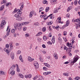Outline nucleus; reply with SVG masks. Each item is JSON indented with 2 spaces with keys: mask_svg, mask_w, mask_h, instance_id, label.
Listing matches in <instances>:
<instances>
[{
  "mask_svg": "<svg viewBox=\"0 0 80 80\" xmlns=\"http://www.w3.org/2000/svg\"><path fill=\"white\" fill-rule=\"evenodd\" d=\"M16 67L15 65H12L9 69V72L10 73L11 75H15V71L13 70Z\"/></svg>",
  "mask_w": 80,
  "mask_h": 80,
  "instance_id": "nucleus-1",
  "label": "nucleus"
},
{
  "mask_svg": "<svg viewBox=\"0 0 80 80\" xmlns=\"http://www.w3.org/2000/svg\"><path fill=\"white\" fill-rule=\"evenodd\" d=\"M22 13V12H20V13H17L14 15V17L17 18V20H18V21L22 20V18L20 17Z\"/></svg>",
  "mask_w": 80,
  "mask_h": 80,
  "instance_id": "nucleus-2",
  "label": "nucleus"
},
{
  "mask_svg": "<svg viewBox=\"0 0 80 80\" xmlns=\"http://www.w3.org/2000/svg\"><path fill=\"white\" fill-rule=\"evenodd\" d=\"M14 27L15 28V30H17V28L19 31H20L22 30V24H21L20 23H18L17 24H16L14 25Z\"/></svg>",
  "mask_w": 80,
  "mask_h": 80,
  "instance_id": "nucleus-3",
  "label": "nucleus"
},
{
  "mask_svg": "<svg viewBox=\"0 0 80 80\" xmlns=\"http://www.w3.org/2000/svg\"><path fill=\"white\" fill-rule=\"evenodd\" d=\"M23 5H22L20 7V10L19 9H15L13 12V13H16V12H17V13H20V12H22L21 11H22V9L23 8Z\"/></svg>",
  "mask_w": 80,
  "mask_h": 80,
  "instance_id": "nucleus-4",
  "label": "nucleus"
},
{
  "mask_svg": "<svg viewBox=\"0 0 80 80\" xmlns=\"http://www.w3.org/2000/svg\"><path fill=\"white\" fill-rule=\"evenodd\" d=\"M79 58V57L78 56V55L75 56L74 58L73 61L72 62V64L73 65L78 60Z\"/></svg>",
  "mask_w": 80,
  "mask_h": 80,
  "instance_id": "nucleus-5",
  "label": "nucleus"
},
{
  "mask_svg": "<svg viewBox=\"0 0 80 80\" xmlns=\"http://www.w3.org/2000/svg\"><path fill=\"white\" fill-rule=\"evenodd\" d=\"M6 22L4 20H3L2 21V22L1 24V28L2 29H3V28H4V27H5V25H6Z\"/></svg>",
  "mask_w": 80,
  "mask_h": 80,
  "instance_id": "nucleus-6",
  "label": "nucleus"
},
{
  "mask_svg": "<svg viewBox=\"0 0 80 80\" xmlns=\"http://www.w3.org/2000/svg\"><path fill=\"white\" fill-rule=\"evenodd\" d=\"M28 61L29 62H32V61H33L35 60V59L33 58H32L30 57V56H28Z\"/></svg>",
  "mask_w": 80,
  "mask_h": 80,
  "instance_id": "nucleus-7",
  "label": "nucleus"
},
{
  "mask_svg": "<svg viewBox=\"0 0 80 80\" xmlns=\"http://www.w3.org/2000/svg\"><path fill=\"white\" fill-rule=\"evenodd\" d=\"M34 65L36 68H38V62H35L34 63Z\"/></svg>",
  "mask_w": 80,
  "mask_h": 80,
  "instance_id": "nucleus-8",
  "label": "nucleus"
},
{
  "mask_svg": "<svg viewBox=\"0 0 80 80\" xmlns=\"http://www.w3.org/2000/svg\"><path fill=\"white\" fill-rule=\"evenodd\" d=\"M25 78H31L32 77V75L31 74H28V75H26L25 76Z\"/></svg>",
  "mask_w": 80,
  "mask_h": 80,
  "instance_id": "nucleus-9",
  "label": "nucleus"
},
{
  "mask_svg": "<svg viewBox=\"0 0 80 80\" xmlns=\"http://www.w3.org/2000/svg\"><path fill=\"white\" fill-rule=\"evenodd\" d=\"M11 56L12 60H13L14 59V55L13 52H11Z\"/></svg>",
  "mask_w": 80,
  "mask_h": 80,
  "instance_id": "nucleus-10",
  "label": "nucleus"
},
{
  "mask_svg": "<svg viewBox=\"0 0 80 80\" xmlns=\"http://www.w3.org/2000/svg\"><path fill=\"white\" fill-rule=\"evenodd\" d=\"M52 43L54 44L55 42V37L54 36H53L52 39Z\"/></svg>",
  "mask_w": 80,
  "mask_h": 80,
  "instance_id": "nucleus-11",
  "label": "nucleus"
},
{
  "mask_svg": "<svg viewBox=\"0 0 80 80\" xmlns=\"http://www.w3.org/2000/svg\"><path fill=\"white\" fill-rule=\"evenodd\" d=\"M53 55L55 59L57 60L58 59V57H57V53H55L53 54Z\"/></svg>",
  "mask_w": 80,
  "mask_h": 80,
  "instance_id": "nucleus-12",
  "label": "nucleus"
},
{
  "mask_svg": "<svg viewBox=\"0 0 80 80\" xmlns=\"http://www.w3.org/2000/svg\"><path fill=\"white\" fill-rule=\"evenodd\" d=\"M44 65L46 66V67H48V68H50V65L48 64L47 63H44Z\"/></svg>",
  "mask_w": 80,
  "mask_h": 80,
  "instance_id": "nucleus-13",
  "label": "nucleus"
},
{
  "mask_svg": "<svg viewBox=\"0 0 80 80\" xmlns=\"http://www.w3.org/2000/svg\"><path fill=\"white\" fill-rule=\"evenodd\" d=\"M4 51H5L6 52L8 53V55H9V53H10V51L8 50V49H4Z\"/></svg>",
  "mask_w": 80,
  "mask_h": 80,
  "instance_id": "nucleus-14",
  "label": "nucleus"
},
{
  "mask_svg": "<svg viewBox=\"0 0 80 80\" xmlns=\"http://www.w3.org/2000/svg\"><path fill=\"white\" fill-rule=\"evenodd\" d=\"M17 71L18 72H20V69L18 68V64H16Z\"/></svg>",
  "mask_w": 80,
  "mask_h": 80,
  "instance_id": "nucleus-15",
  "label": "nucleus"
},
{
  "mask_svg": "<svg viewBox=\"0 0 80 80\" xmlns=\"http://www.w3.org/2000/svg\"><path fill=\"white\" fill-rule=\"evenodd\" d=\"M5 72L2 71H0V74H1V75H5Z\"/></svg>",
  "mask_w": 80,
  "mask_h": 80,
  "instance_id": "nucleus-16",
  "label": "nucleus"
},
{
  "mask_svg": "<svg viewBox=\"0 0 80 80\" xmlns=\"http://www.w3.org/2000/svg\"><path fill=\"white\" fill-rule=\"evenodd\" d=\"M27 22H22V23H20L22 25H27Z\"/></svg>",
  "mask_w": 80,
  "mask_h": 80,
  "instance_id": "nucleus-17",
  "label": "nucleus"
},
{
  "mask_svg": "<svg viewBox=\"0 0 80 80\" xmlns=\"http://www.w3.org/2000/svg\"><path fill=\"white\" fill-rule=\"evenodd\" d=\"M20 60L22 62H23V59H22V55H20L19 57Z\"/></svg>",
  "mask_w": 80,
  "mask_h": 80,
  "instance_id": "nucleus-18",
  "label": "nucleus"
},
{
  "mask_svg": "<svg viewBox=\"0 0 80 80\" xmlns=\"http://www.w3.org/2000/svg\"><path fill=\"white\" fill-rule=\"evenodd\" d=\"M52 15H53V14H51L46 18H44V17L43 18H44V20H47V19L48 18V17H50V16H52Z\"/></svg>",
  "mask_w": 80,
  "mask_h": 80,
  "instance_id": "nucleus-19",
  "label": "nucleus"
},
{
  "mask_svg": "<svg viewBox=\"0 0 80 80\" xmlns=\"http://www.w3.org/2000/svg\"><path fill=\"white\" fill-rule=\"evenodd\" d=\"M43 69L45 71H47V72H48V68L46 67H43Z\"/></svg>",
  "mask_w": 80,
  "mask_h": 80,
  "instance_id": "nucleus-20",
  "label": "nucleus"
},
{
  "mask_svg": "<svg viewBox=\"0 0 80 80\" xmlns=\"http://www.w3.org/2000/svg\"><path fill=\"white\" fill-rule=\"evenodd\" d=\"M42 32H39L38 33L37 35H36V36L37 37H38V36H40V35H42Z\"/></svg>",
  "mask_w": 80,
  "mask_h": 80,
  "instance_id": "nucleus-21",
  "label": "nucleus"
},
{
  "mask_svg": "<svg viewBox=\"0 0 80 80\" xmlns=\"http://www.w3.org/2000/svg\"><path fill=\"white\" fill-rule=\"evenodd\" d=\"M4 5H2L1 7V8H0V11H2L3 10V9L4 8Z\"/></svg>",
  "mask_w": 80,
  "mask_h": 80,
  "instance_id": "nucleus-22",
  "label": "nucleus"
},
{
  "mask_svg": "<svg viewBox=\"0 0 80 80\" xmlns=\"http://www.w3.org/2000/svg\"><path fill=\"white\" fill-rule=\"evenodd\" d=\"M69 21H67L66 23V26H67H67H68V25H69Z\"/></svg>",
  "mask_w": 80,
  "mask_h": 80,
  "instance_id": "nucleus-23",
  "label": "nucleus"
},
{
  "mask_svg": "<svg viewBox=\"0 0 80 80\" xmlns=\"http://www.w3.org/2000/svg\"><path fill=\"white\" fill-rule=\"evenodd\" d=\"M50 8L49 7H47L46 8V12H47L49 10Z\"/></svg>",
  "mask_w": 80,
  "mask_h": 80,
  "instance_id": "nucleus-24",
  "label": "nucleus"
},
{
  "mask_svg": "<svg viewBox=\"0 0 80 80\" xmlns=\"http://www.w3.org/2000/svg\"><path fill=\"white\" fill-rule=\"evenodd\" d=\"M39 60H40L41 62H43V58L41 57H39Z\"/></svg>",
  "mask_w": 80,
  "mask_h": 80,
  "instance_id": "nucleus-25",
  "label": "nucleus"
},
{
  "mask_svg": "<svg viewBox=\"0 0 80 80\" xmlns=\"http://www.w3.org/2000/svg\"><path fill=\"white\" fill-rule=\"evenodd\" d=\"M43 8H40L39 9V12H41L42 11H43Z\"/></svg>",
  "mask_w": 80,
  "mask_h": 80,
  "instance_id": "nucleus-26",
  "label": "nucleus"
},
{
  "mask_svg": "<svg viewBox=\"0 0 80 80\" xmlns=\"http://www.w3.org/2000/svg\"><path fill=\"white\" fill-rule=\"evenodd\" d=\"M15 29H12L11 30V32L12 33H14L15 32Z\"/></svg>",
  "mask_w": 80,
  "mask_h": 80,
  "instance_id": "nucleus-27",
  "label": "nucleus"
},
{
  "mask_svg": "<svg viewBox=\"0 0 80 80\" xmlns=\"http://www.w3.org/2000/svg\"><path fill=\"white\" fill-rule=\"evenodd\" d=\"M7 2V0H3L2 1V2L1 3L2 4H3V3H5Z\"/></svg>",
  "mask_w": 80,
  "mask_h": 80,
  "instance_id": "nucleus-28",
  "label": "nucleus"
},
{
  "mask_svg": "<svg viewBox=\"0 0 80 80\" xmlns=\"http://www.w3.org/2000/svg\"><path fill=\"white\" fill-rule=\"evenodd\" d=\"M43 39L44 40H45L46 41V40H47V37H46V36H44L43 37Z\"/></svg>",
  "mask_w": 80,
  "mask_h": 80,
  "instance_id": "nucleus-29",
  "label": "nucleus"
},
{
  "mask_svg": "<svg viewBox=\"0 0 80 80\" xmlns=\"http://www.w3.org/2000/svg\"><path fill=\"white\" fill-rule=\"evenodd\" d=\"M25 36L26 37H30V35H29V34L27 33L25 34Z\"/></svg>",
  "mask_w": 80,
  "mask_h": 80,
  "instance_id": "nucleus-30",
  "label": "nucleus"
},
{
  "mask_svg": "<svg viewBox=\"0 0 80 80\" xmlns=\"http://www.w3.org/2000/svg\"><path fill=\"white\" fill-rule=\"evenodd\" d=\"M42 2L43 3H44V4H45V3L46 4H47L48 3L47 1L46 0L43 1Z\"/></svg>",
  "mask_w": 80,
  "mask_h": 80,
  "instance_id": "nucleus-31",
  "label": "nucleus"
},
{
  "mask_svg": "<svg viewBox=\"0 0 80 80\" xmlns=\"http://www.w3.org/2000/svg\"><path fill=\"white\" fill-rule=\"evenodd\" d=\"M19 77H20V78H23V75H22L21 74H19Z\"/></svg>",
  "mask_w": 80,
  "mask_h": 80,
  "instance_id": "nucleus-32",
  "label": "nucleus"
},
{
  "mask_svg": "<svg viewBox=\"0 0 80 80\" xmlns=\"http://www.w3.org/2000/svg\"><path fill=\"white\" fill-rule=\"evenodd\" d=\"M6 47L7 48H9L10 46H9V44H7L6 45Z\"/></svg>",
  "mask_w": 80,
  "mask_h": 80,
  "instance_id": "nucleus-33",
  "label": "nucleus"
},
{
  "mask_svg": "<svg viewBox=\"0 0 80 80\" xmlns=\"http://www.w3.org/2000/svg\"><path fill=\"white\" fill-rule=\"evenodd\" d=\"M12 5V3H11V2H8V4L7 3L6 6H7V7H8V5Z\"/></svg>",
  "mask_w": 80,
  "mask_h": 80,
  "instance_id": "nucleus-34",
  "label": "nucleus"
},
{
  "mask_svg": "<svg viewBox=\"0 0 80 80\" xmlns=\"http://www.w3.org/2000/svg\"><path fill=\"white\" fill-rule=\"evenodd\" d=\"M42 31L43 32H45L46 31V28L44 27L42 28Z\"/></svg>",
  "mask_w": 80,
  "mask_h": 80,
  "instance_id": "nucleus-35",
  "label": "nucleus"
},
{
  "mask_svg": "<svg viewBox=\"0 0 80 80\" xmlns=\"http://www.w3.org/2000/svg\"><path fill=\"white\" fill-rule=\"evenodd\" d=\"M64 49L65 50H67L68 49V48L67 47L65 46L64 47Z\"/></svg>",
  "mask_w": 80,
  "mask_h": 80,
  "instance_id": "nucleus-36",
  "label": "nucleus"
},
{
  "mask_svg": "<svg viewBox=\"0 0 80 80\" xmlns=\"http://www.w3.org/2000/svg\"><path fill=\"white\" fill-rule=\"evenodd\" d=\"M43 75H48V72L47 71L46 72H44L43 73Z\"/></svg>",
  "mask_w": 80,
  "mask_h": 80,
  "instance_id": "nucleus-37",
  "label": "nucleus"
},
{
  "mask_svg": "<svg viewBox=\"0 0 80 80\" xmlns=\"http://www.w3.org/2000/svg\"><path fill=\"white\" fill-rule=\"evenodd\" d=\"M75 78L76 80H79V79H80V78L78 77H76Z\"/></svg>",
  "mask_w": 80,
  "mask_h": 80,
  "instance_id": "nucleus-38",
  "label": "nucleus"
},
{
  "mask_svg": "<svg viewBox=\"0 0 80 80\" xmlns=\"http://www.w3.org/2000/svg\"><path fill=\"white\" fill-rule=\"evenodd\" d=\"M41 52H42V53H43L44 54H45L46 51H41Z\"/></svg>",
  "mask_w": 80,
  "mask_h": 80,
  "instance_id": "nucleus-39",
  "label": "nucleus"
},
{
  "mask_svg": "<svg viewBox=\"0 0 80 80\" xmlns=\"http://www.w3.org/2000/svg\"><path fill=\"white\" fill-rule=\"evenodd\" d=\"M79 21V19L78 18H77V19L74 20V21L76 22H78Z\"/></svg>",
  "mask_w": 80,
  "mask_h": 80,
  "instance_id": "nucleus-40",
  "label": "nucleus"
},
{
  "mask_svg": "<svg viewBox=\"0 0 80 80\" xmlns=\"http://www.w3.org/2000/svg\"><path fill=\"white\" fill-rule=\"evenodd\" d=\"M67 45L68 46V47H70L72 46V44L70 43H68Z\"/></svg>",
  "mask_w": 80,
  "mask_h": 80,
  "instance_id": "nucleus-41",
  "label": "nucleus"
},
{
  "mask_svg": "<svg viewBox=\"0 0 80 80\" xmlns=\"http://www.w3.org/2000/svg\"><path fill=\"white\" fill-rule=\"evenodd\" d=\"M58 40H59V42H61V40H62V38H61L59 37L58 38Z\"/></svg>",
  "mask_w": 80,
  "mask_h": 80,
  "instance_id": "nucleus-42",
  "label": "nucleus"
},
{
  "mask_svg": "<svg viewBox=\"0 0 80 80\" xmlns=\"http://www.w3.org/2000/svg\"><path fill=\"white\" fill-rule=\"evenodd\" d=\"M17 53L18 54H20V53H21V51H20V50H18L17 52Z\"/></svg>",
  "mask_w": 80,
  "mask_h": 80,
  "instance_id": "nucleus-43",
  "label": "nucleus"
},
{
  "mask_svg": "<svg viewBox=\"0 0 80 80\" xmlns=\"http://www.w3.org/2000/svg\"><path fill=\"white\" fill-rule=\"evenodd\" d=\"M23 29L24 31H25L27 30V28L26 27H24Z\"/></svg>",
  "mask_w": 80,
  "mask_h": 80,
  "instance_id": "nucleus-44",
  "label": "nucleus"
},
{
  "mask_svg": "<svg viewBox=\"0 0 80 80\" xmlns=\"http://www.w3.org/2000/svg\"><path fill=\"white\" fill-rule=\"evenodd\" d=\"M63 39L65 41V42H67V39H66V38H63Z\"/></svg>",
  "mask_w": 80,
  "mask_h": 80,
  "instance_id": "nucleus-45",
  "label": "nucleus"
},
{
  "mask_svg": "<svg viewBox=\"0 0 80 80\" xmlns=\"http://www.w3.org/2000/svg\"><path fill=\"white\" fill-rule=\"evenodd\" d=\"M34 25H36V26H38V23L37 22L34 24Z\"/></svg>",
  "mask_w": 80,
  "mask_h": 80,
  "instance_id": "nucleus-46",
  "label": "nucleus"
},
{
  "mask_svg": "<svg viewBox=\"0 0 80 80\" xmlns=\"http://www.w3.org/2000/svg\"><path fill=\"white\" fill-rule=\"evenodd\" d=\"M48 44L49 45H52V43L50 41H49L48 42Z\"/></svg>",
  "mask_w": 80,
  "mask_h": 80,
  "instance_id": "nucleus-47",
  "label": "nucleus"
},
{
  "mask_svg": "<svg viewBox=\"0 0 80 80\" xmlns=\"http://www.w3.org/2000/svg\"><path fill=\"white\" fill-rule=\"evenodd\" d=\"M37 78H38V76H36L35 77L33 78V79H37Z\"/></svg>",
  "mask_w": 80,
  "mask_h": 80,
  "instance_id": "nucleus-48",
  "label": "nucleus"
},
{
  "mask_svg": "<svg viewBox=\"0 0 80 80\" xmlns=\"http://www.w3.org/2000/svg\"><path fill=\"white\" fill-rule=\"evenodd\" d=\"M42 47H43V48H46V46H45V44H43L42 45Z\"/></svg>",
  "mask_w": 80,
  "mask_h": 80,
  "instance_id": "nucleus-49",
  "label": "nucleus"
},
{
  "mask_svg": "<svg viewBox=\"0 0 80 80\" xmlns=\"http://www.w3.org/2000/svg\"><path fill=\"white\" fill-rule=\"evenodd\" d=\"M64 35H67V32H65V31L63 32Z\"/></svg>",
  "mask_w": 80,
  "mask_h": 80,
  "instance_id": "nucleus-50",
  "label": "nucleus"
},
{
  "mask_svg": "<svg viewBox=\"0 0 80 80\" xmlns=\"http://www.w3.org/2000/svg\"><path fill=\"white\" fill-rule=\"evenodd\" d=\"M33 16V14L32 13H31L30 12V14H29V17H32Z\"/></svg>",
  "mask_w": 80,
  "mask_h": 80,
  "instance_id": "nucleus-51",
  "label": "nucleus"
},
{
  "mask_svg": "<svg viewBox=\"0 0 80 80\" xmlns=\"http://www.w3.org/2000/svg\"><path fill=\"white\" fill-rule=\"evenodd\" d=\"M74 3V5H77V1H75Z\"/></svg>",
  "mask_w": 80,
  "mask_h": 80,
  "instance_id": "nucleus-52",
  "label": "nucleus"
},
{
  "mask_svg": "<svg viewBox=\"0 0 80 80\" xmlns=\"http://www.w3.org/2000/svg\"><path fill=\"white\" fill-rule=\"evenodd\" d=\"M69 49L71 50V49H72V46H69Z\"/></svg>",
  "mask_w": 80,
  "mask_h": 80,
  "instance_id": "nucleus-53",
  "label": "nucleus"
},
{
  "mask_svg": "<svg viewBox=\"0 0 80 80\" xmlns=\"http://www.w3.org/2000/svg\"><path fill=\"white\" fill-rule=\"evenodd\" d=\"M48 25H52V23L50 22H48Z\"/></svg>",
  "mask_w": 80,
  "mask_h": 80,
  "instance_id": "nucleus-54",
  "label": "nucleus"
},
{
  "mask_svg": "<svg viewBox=\"0 0 80 80\" xmlns=\"http://www.w3.org/2000/svg\"><path fill=\"white\" fill-rule=\"evenodd\" d=\"M63 75H64V76H68V75L67 74V73H64L63 74Z\"/></svg>",
  "mask_w": 80,
  "mask_h": 80,
  "instance_id": "nucleus-55",
  "label": "nucleus"
},
{
  "mask_svg": "<svg viewBox=\"0 0 80 80\" xmlns=\"http://www.w3.org/2000/svg\"><path fill=\"white\" fill-rule=\"evenodd\" d=\"M78 52H79V51L77 49L75 51V53H77Z\"/></svg>",
  "mask_w": 80,
  "mask_h": 80,
  "instance_id": "nucleus-56",
  "label": "nucleus"
},
{
  "mask_svg": "<svg viewBox=\"0 0 80 80\" xmlns=\"http://www.w3.org/2000/svg\"><path fill=\"white\" fill-rule=\"evenodd\" d=\"M77 27H80V24H77Z\"/></svg>",
  "mask_w": 80,
  "mask_h": 80,
  "instance_id": "nucleus-57",
  "label": "nucleus"
},
{
  "mask_svg": "<svg viewBox=\"0 0 80 80\" xmlns=\"http://www.w3.org/2000/svg\"><path fill=\"white\" fill-rule=\"evenodd\" d=\"M70 35L71 36V37H72L73 36V34H72V33L71 32L70 33Z\"/></svg>",
  "mask_w": 80,
  "mask_h": 80,
  "instance_id": "nucleus-58",
  "label": "nucleus"
},
{
  "mask_svg": "<svg viewBox=\"0 0 80 80\" xmlns=\"http://www.w3.org/2000/svg\"><path fill=\"white\" fill-rule=\"evenodd\" d=\"M67 18H69L70 17V15L67 14Z\"/></svg>",
  "mask_w": 80,
  "mask_h": 80,
  "instance_id": "nucleus-59",
  "label": "nucleus"
},
{
  "mask_svg": "<svg viewBox=\"0 0 80 80\" xmlns=\"http://www.w3.org/2000/svg\"><path fill=\"white\" fill-rule=\"evenodd\" d=\"M56 28H60V26H57L56 27H55Z\"/></svg>",
  "mask_w": 80,
  "mask_h": 80,
  "instance_id": "nucleus-60",
  "label": "nucleus"
},
{
  "mask_svg": "<svg viewBox=\"0 0 80 80\" xmlns=\"http://www.w3.org/2000/svg\"><path fill=\"white\" fill-rule=\"evenodd\" d=\"M68 62H66L64 63V64H68Z\"/></svg>",
  "mask_w": 80,
  "mask_h": 80,
  "instance_id": "nucleus-61",
  "label": "nucleus"
},
{
  "mask_svg": "<svg viewBox=\"0 0 80 80\" xmlns=\"http://www.w3.org/2000/svg\"><path fill=\"white\" fill-rule=\"evenodd\" d=\"M48 72V75H49V74H50L51 73V72Z\"/></svg>",
  "mask_w": 80,
  "mask_h": 80,
  "instance_id": "nucleus-62",
  "label": "nucleus"
},
{
  "mask_svg": "<svg viewBox=\"0 0 80 80\" xmlns=\"http://www.w3.org/2000/svg\"><path fill=\"white\" fill-rule=\"evenodd\" d=\"M10 34V32H8L7 33V35L8 36Z\"/></svg>",
  "mask_w": 80,
  "mask_h": 80,
  "instance_id": "nucleus-63",
  "label": "nucleus"
},
{
  "mask_svg": "<svg viewBox=\"0 0 80 80\" xmlns=\"http://www.w3.org/2000/svg\"><path fill=\"white\" fill-rule=\"evenodd\" d=\"M31 14H33L34 13V11H32L30 12Z\"/></svg>",
  "mask_w": 80,
  "mask_h": 80,
  "instance_id": "nucleus-64",
  "label": "nucleus"
}]
</instances>
